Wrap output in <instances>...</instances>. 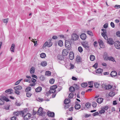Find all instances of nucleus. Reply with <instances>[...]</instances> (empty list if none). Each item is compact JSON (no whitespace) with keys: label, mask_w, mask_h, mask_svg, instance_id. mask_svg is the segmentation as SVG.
<instances>
[{"label":"nucleus","mask_w":120,"mask_h":120,"mask_svg":"<svg viewBox=\"0 0 120 120\" xmlns=\"http://www.w3.org/2000/svg\"><path fill=\"white\" fill-rule=\"evenodd\" d=\"M14 88L15 90V93L17 95H19L20 93V92L18 90L21 89L22 87L21 86L18 85L14 87Z\"/></svg>","instance_id":"obj_1"},{"label":"nucleus","mask_w":120,"mask_h":120,"mask_svg":"<svg viewBox=\"0 0 120 120\" xmlns=\"http://www.w3.org/2000/svg\"><path fill=\"white\" fill-rule=\"evenodd\" d=\"M51 40L49 39V42L47 41L44 44L43 48H44L46 46L50 47L51 46L52 44V43L51 42Z\"/></svg>","instance_id":"obj_2"},{"label":"nucleus","mask_w":120,"mask_h":120,"mask_svg":"<svg viewBox=\"0 0 120 120\" xmlns=\"http://www.w3.org/2000/svg\"><path fill=\"white\" fill-rule=\"evenodd\" d=\"M104 59L105 60H109V61H111L113 62H116L114 58L112 56H109L107 57L106 56L105 58Z\"/></svg>","instance_id":"obj_3"},{"label":"nucleus","mask_w":120,"mask_h":120,"mask_svg":"<svg viewBox=\"0 0 120 120\" xmlns=\"http://www.w3.org/2000/svg\"><path fill=\"white\" fill-rule=\"evenodd\" d=\"M22 116H24V118L25 120H27L28 119L30 118L31 116V114L29 113H27L25 115L23 116V115L24 114V113L22 111Z\"/></svg>","instance_id":"obj_4"},{"label":"nucleus","mask_w":120,"mask_h":120,"mask_svg":"<svg viewBox=\"0 0 120 120\" xmlns=\"http://www.w3.org/2000/svg\"><path fill=\"white\" fill-rule=\"evenodd\" d=\"M78 38V35L75 33L71 35V39L74 41L77 40Z\"/></svg>","instance_id":"obj_5"},{"label":"nucleus","mask_w":120,"mask_h":120,"mask_svg":"<svg viewBox=\"0 0 120 120\" xmlns=\"http://www.w3.org/2000/svg\"><path fill=\"white\" fill-rule=\"evenodd\" d=\"M57 58L58 60H60V61H59V62L60 63L62 64L63 63L61 62V61L64 62V56L62 55H58L57 57Z\"/></svg>","instance_id":"obj_6"},{"label":"nucleus","mask_w":120,"mask_h":120,"mask_svg":"<svg viewBox=\"0 0 120 120\" xmlns=\"http://www.w3.org/2000/svg\"><path fill=\"white\" fill-rule=\"evenodd\" d=\"M114 43L115 47L117 49H120V42L118 41H116Z\"/></svg>","instance_id":"obj_7"},{"label":"nucleus","mask_w":120,"mask_h":120,"mask_svg":"<svg viewBox=\"0 0 120 120\" xmlns=\"http://www.w3.org/2000/svg\"><path fill=\"white\" fill-rule=\"evenodd\" d=\"M114 41L111 38H109L107 39V43L110 45H112L114 43Z\"/></svg>","instance_id":"obj_8"},{"label":"nucleus","mask_w":120,"mask_h":120,"mask_svg":"<svg viewBox=\"0 0 120 120\" xmlns=\"http://www.w3.org/2000/svg\"><path fill=\"white\" fill-rule=\"evenodd\" d=\"M69 53V51L66 49H63L62 52V55L63 56H67Z\"/></svg>","instance_id":"obj_9"},{"label":"nucleus","mask_w":120,"mask_h":120,"mask_svg":"<svg viewBox=\"0 0 120 120\" xmlns=\"http://www.w3.org/2000/svg\"><path fill=\"white\" fill-rule=\"evenodd\" d=\"M69 59L71 60H73L74 58V54L72 52H70L69 54Z\"/></svg>","instance_id":"obj_10"},{"label":"nucleus","mask_w":120,"mask_h":120,"mask_svg":"<svg viewBox=\"0 0 120 120\" xmlns=\"http://www.w3.org/2000/svg\"><path fill=\"white\" fill-rule=\"evenodd\" d=\"M69 45L70 47H69L68 50H70L71 48V45L70 42L68 41H66L65 42V46H66Z\"/></svg>","instance_id":"obj_11"},{"label":"nucleus","mask_w":120,"mask_h":120,"mask_svg":"<svg viewBox=\"0 0 120 120\" xmlns=\"http://www.w3.org/2000/svg\"><path fill=\"white\" fill-rule=\"evenodd\" d=\"M117 75V73L115 71H113L111 72L110 74V75L111 77H116V75Z\"/></svg>","instance_id":"obj_12"},{"label":"nucleus","mask_w":120,"mask_h":120,"mask_svg":"<svg viewBox=\"0 0 120 120\" xmlns=\"http://www.w3.org/2000/svg\"><path fill=\"white\" fill-rule=\"evenodd\" d=\"M36 81V80L33 78H32L31 79V80L30 81V82H33V83L32 84H30L29 85L30 86H35L36 84L35 82Z\"/></svg>","instance_id":"obj_13"},{"label":"nucleus","mask_w":120,"mask_h":120,"mask_svg":"<svg viewBox=\"0 0 120 120\" xmlns=\"http://www.w3.org/2000/svg\"><path fill=\"white\" fill-rule=\"evenodd\" d=\"M102 82H99L95 83L94 84V86L96 88H98L99 86L102 84Z\"/></svg>","instance_id":"obj_14"},{"label":"nucleus","mask_w":120,"mask_h":120,"mask_svg":"<svg viewBox=\"0 0 120 120\" xmlns=\"http://www.w3.org/2000/svg\"><path fill=\"white\" fill-rule=\"evenodd\" d=\"M80 37L82 40H84L86 39V36L85 34L82 33L80 35Z\"/></svg>","instance_id":"obj_15"},{"label":"nucleus","mask_w":120,"mask_h":120,"mask_svg":"<svg viewBox=\"0 0 120 120\" xmlns=\"http://www.w3.org/2000/svg\"><path fill=\"white\" fill-rule=\"evenodd\" d=\"M76 61L77 62H81L82 61V59L80 56H77L76 58Z\"/></svg>","instance_id":"obj_16"},{"label":"nucleus","mask_w":120,"mask_h":120,"mask_svg":"<svg viewBox=\"0 0 120 120\" xmlns=\"http://www.w3.org/2000/svg\"><path fill=\"white\" fill-rule=\"evenodd\" d=\"M15 45L14 44H12L11 45L10 50L11 52H14V50L15 49Z\"/></svg>","instance_id":"obj_17"},{"label":"nucleus","mask_w":120,"mask_h":120,"mask_svg":"<svg viewBox=\"0 0 120 120\" xmlns=\"http://www.w3.org/2000/svg\"><path fill=\"white\" fill-rule=\"evenodd\" d=\"M35 72V68L34 67H31L30 70V74L32 75Z\"/></svg>","instance_id":"obj_18"},{"label":"nucleus","mask_w":120,"mask_h":120,"mask_svg":"<svg viewBox=\"0 0 120 120\" xmlns=\"http://www.w3.org/2000/svg\"><path fill=\"white\" fill-rule=\"evenodd\" d=\"M103 99L102 98H98L97 100V102L98 103L100 104L102 102Z\"/></svg>","instance_id":"obj_19"},{"label":"nucleus","mask_w":120,"mask_h":120,"mask_svg":"<svg viewBox=\"0 0 120 120\" xmlns=\"http://www.w3.org/2000/svg\"><path fill=\"white\" fill-rule=\"evenodd\" d=\"M43 110V108L42 107H40V108L38 109L37 112V113H38V115H41V113H42Z\"/></svg>","instance_id":"obj_20"},{"label":"nucleus","mask_w":120,"mask_h":120,"mask_svg":"<svg viewBox=\"0 0 120 120\" xmlns=\"http://www.w3.org/2000/svg\"><path fill=\"white\" fill-rule=\"evenodd\" d=\"M42 90V88L40 86H38L35 89V91L37 92H40Z\"/></svg>","instance_id":"obj_21"},{"label":"nucleus","mask_w":120,"mask_h":120,"mask_svg":"<svg viewBox=\"0 0 120 120\" xmlns=\"http://www.w3.org/2000/svg\"><path fill=\"white\" fill-rule=\"evenodd\" d=\"M103 72V70L101 68L98 69L96 70V72L97 73L100 74Z\"/></svg>","instance_id":"obj_22"},{"label":"nucleus","mask_w":120,"mask_h":120,"mask_svg":"<svg viewBox=\"0 0 120 120\" xmlns=\"http://www.w3.org/2000/svg\"><path fill=\"white\" fill-rule=\"evenodd\" d=\"M54 113L53 112H50L48 113V115L49 117H53L54 116Z\"/></svg>","instance_id":"obj_23"},{"label":"nucleus","mask_w":120,"mask_h":120,"mask_svg":"<svg viewBox=\"0 0 120 120\" xmlns=\"http://www.w3.org/2000/svg\"><path fill=\"white\" fill-rule=\"evenodd\" d=\"M69 90L70 92H74L75 90V89L74 87L71 86L69 88Z\"/></svg>","instance_id":"obj_24"},{"label":"nucleus","mask_w":120,"mask_h":120,"mask_svg":"<svg viewBox=\"0 0 120 120\" xmlns=\"http://www.w3.org/2000/svg\"><path fill=\"white\" fill-rule=\"evenodd\" d=\"M70 102V100L69 98L65 99L64 101V103L67 104L69 103Z\"/></svg>","instance_id":"obj_25"},{"label":"nucleus","mask_w":120,"mask_h":120,"mask_svg":"<svg viewBox=\"0 0 120 120\" xmlns=\"http://www.w3.org/2000/svg\"><path fill=\"white\" fill-rule=\"evenodd\" d=\"M81 108V106L79 104H76L75 106V109L78 110Z\"/></svg>","instance_id":"obj_26"},{"label":"nucleus","mask_w":120,"mask_h":120,"mask_svg":"<svg viewBox=\"0 0 120 120\" xmlns=\"http://www.w3.org/2000/svg\"><path fill=\"white\" fill-rule=\"evenodd\" d=\"M82 45L84 47L89 45L88 42L86 41L82 44Z\"/></svg>","instance_id":"obj_27"},{"label":"nucleus","mask_w":120,"mask_h":120,"mask_svg":"<svg viewBox=\"0 0 120 120\" xmlns=\"http://www.w3.org/2000/svg\"><path fill=\"white\" fill-rule=\"evenodd\" d=\"M88 85V84L86 83H83L81 84V86L85 88Z\"/></svg>","instance_id":"obj_28"},{"label":"nucleus","mask_w":120,"mask_h":120,"mask_svg":"<svg viewBox=\"0 0 120 120\" xmlns=\"http://www.w3.org/2000/svg\"><path fill=\"white\" fill-rule=\"evenodd\" d=\"M4 102L3 97L1 98H0V105H3L4 104Z\"/></svg>","instance_id":"obj_29"},{"label":"nucleus","mask_w":120,"mask_h":120,"mask_svg":"<svg viewBox=\"0 0 120 120\" xmlns=\"http://www.w3.org/2000/svg\"><path fill=\"white\" fill-rule=\"evenodd\" d=\"M115 94V92L111 91L109 93V95L110 96L112 97L114 96Z\"/></svg>","instance_id":"obj_30"},{"label":"nucleus","mask_w":120,"mask_h":120,"mask_svg":"<svg viewBox=\"0 0 120 120\" xmlns=\"http://www.w3.org/2000/svg\"><path fill=\"white\" fill-rule=\"evenodd\" d=\"M12 90L11 89H9L5 90V92L6 93H8V94H11L12 93L11 91Z\"/></svg>","instance_id":"obj_31"},{"label":"nucleus","mask_w":120,"mask_h":120,"mask_svg":"<svg viewBox=\"0 0 120 120\" xmlns=\"http://www.w3.org/2000/svg\"><path fill=\"white\" fill-rule=\"evenodd\" d=\"M95 57L94 55H91L90 56V59L91 60L93 61L95 60Z\"/></svg>","instance_id":"obj_32"},{"label":"nucleus","mask_w":120,"mask_h":120,"mask_svg":"<svg viewBox=\"0 0 120 120\" xmlns=\"http://www.w3.org/2000/svg\"><path fill=\"white\" fill-rule=\"evenodd\" d=\"M47 65V63L46 61H42L41 63V65L43 66H46Z\"/></svg>","instance_id":"obj_33"},{"label":"nucleus","mask_w":120,"mask_h":120,"mask_svg":"<svg viewBox=\"0 0 120 120\" xmlns=\"http://www.w3.org/2000/svg\"><path fill=\"white\" fill-rule=\"evenodd\" d=\"M57 87V86L56 85H55L52 86H51L50 87V89L54 90H55V89Z\"/></svg>","instance_id":"obj_34"},{"label":"nucleus","mask_w":120,"mask_h":120,"mask_svg":"<svg viewBox=\"0 0 120 120\" xmlns=\"http://www.w3.org/2000/svg\"><path fill=\"white\" fill-rule=\"evenodd\" d=\"M74 86V87L75 89L76 90H79V85L77 84H75Z\"/></svg>","instance_id":"obj_35"},{"label":"nucleus","mask_w":120,"mask_h":120,"mask_svg":"<svg viewBox=\"0 0 120 120\" xmlns=\"http://www.w3.org/2000/svg\"><path fill=\"white\" fill-rule=\"evenodd\" d=\"M58 44L59 46H62L63 45V43L62 41L59 40L58 42Z\"/></svg>","instance_id":"obj_36"},{"label":"nucleus","mask_w":120,"mask_h":120,"mask_svg":"<svg viewBox=\"0 0 120 120\" xmlns=\"http://www.w3.org/2000/svg\"><path fill=\"white\" fill-rule=\"evenodd\" d=\"M101 85V86L102 88H104L105 89H107V85L105 83H102Z\"/></svg>","instance_id":"obj_37"},{"label":"nucleus","mask_w":120,"mask_h":120,"mask_svg":"<svg viewBox=\"0 0 120 120\" xmlns=\"http://www.w3.org/2000/svg\"><path fill=\"white\" fill-rule=\"evenodd\" d=\"M91 105V104L90 103H87L86 104L85 106L87 108V109H88L90 107Z\"/></svg>","instance_id":"obj_38"},{"label":"nucleus","mask_w":120,"mask_h":120,"mask_svg":"<svg viewBox=\"0 0 120 120\" xmlns=\"http://www.w3.org/2000/svg\"><path fill=\"white\" fill-rule=\"evenodd\" d=\"M3 98L4 100V101H5L6 102H8L9 101H10L8 99V98L7 97H3Z\"/></svg>","instance_id":"obj_39"},{"label":"nucleus","mask_w":120,"mask_h":120,"mask_svg":"<svg viewBox=\"0 0 120 120\" xmlns=\"http://www.w3.org/2000/svg\"><path fill=\"white\" fill-rule=\"evenodd\" d=\"M74 95V94L73 93H71L69 94L68 97L69 98H73Z\"/></svg>","instance_id":"obj_40"},{"label":"nucleus","mask_w":120,"mask_h":120,"mask_svg":"<svg viewBox=\"0 0 120 120\" xmlns=\"http://www.w3.org/2000/svg\"><path fill=\"white\" fill-rule=\"evenodd\" d=\"M101 30L103 32L101 33L102 35H105V34H106V31L105 29H102Z\"/></svg>","instance_id":"obj_41"},{"label":"nucleus","mask_w":120,"mask_h":120,"mask_svg":"<svg viewBox=\"0 0 120 120\" xmlns=\"http://www.w3.org/2000/svg\"><path fill=\"white\" fill-rule=\"evenodd\" d=\"M45 56L46 55L44 53H42L40 55V57L42 58H44Z\"/></svg>","instance_id":"obj_42"},{"label":"nucleus","mask_w":120,"mask_h":120,"mask_svg":"<svg viewBox=\"0 0 120 120\" xmlns=\"http://www.w3.org/2000/svg\"><path fill=\"white\" fill-rule=\"evenodd\" d=\"M31 90V88L30 87H27L25 89V91L26 92L29 91Z\"/></svg>","instance_id":"obj_43"},{"label":"nucleus","mask_w":120,"mask_h":120,"mask_svg":"<svg viewBox=\"0 0 120 120\" xmlns=\"http://www.w3.org/2000/svg\"><path fill=\"white\" fill-rule=\"evenodd\" d=\"M78 50L80 52H82L83 50L81 46H79L78 47Z\"/></svg>","instance_id":"obj_44"},{"label":"nucleus","mask_w":120,"mask_h":120,"mask_svg":"<svg viewBox=\"0 0 120 120\" xmlns=\"http://www.w3.org/2000/svg\"><path fill=\"white\" fill-rule=\"evenodd\" d=\"M56 91V90H54L50 89L49 92V94H50L52 93H55Z\"/></svg>","instance_id":"obj_45"},{"label":"nucleus","mask_w":120,"mask_h":120,"mask_svg":"<svg viewBox=\"0 0 120 120\" xmlns=\"http://www.w3.org/2000/svg\"><path fill=\"white\" fill-rule=\"evenodd\" d=\"M45 75L48 76H50L51 75V72L49 71H47L45 72Z\"/></svg>","instance_id":"obj_46"},{"label":"nucleus","mask_w":120,"mask_h":120,"mask_svg":"<svg viewBox=\"0 0 120 120\" xmlns=\"http://www.w3.org/2000/svg\"><path fill=\"white\" fill-rule=\"evenodd\" d=\"M87 34L91 36H93L92 32L90 31L89 30L87 31Z\"/></svg>","instance_id":"obj_47"},{"label":"nucleus","mask_w":120,"mask_h":120,"mask_svg":"<svg viewBox=\"0 0 120 120\" xmlns=\"http://www.w3.org/2000/svg\"><path fill=\"white\" fill-rule=\"evenodd\" d=\"M32 95V94L29 92H27L26 93V96L28 97H30Z\"/></svg>","instance_id":"obj_48"},{"label":"nucleus","mask_w":120,"mask_h":120,"mask_svg":"<svg viewBox=\"0 0 120 120\" xmlns=\"http://www.w3.org/2000/svg\"><path fill=\"white\" fill-rule=\"evenodd\" d=\"M97 105V103L95 102H92V106L93 107L95 108Z\"/></svg>","instance_id":"obj_49"},{"label":"nucleus","mask_w":120,"mask_h":120,"mask_svg":"<svg viewBox=\"0 0 120 120\" xmlns=\"http://www.w3.org/2000/svg\"><path fill=\"white\" fill-rule=\"evenodd\" d=\"M54 79H50L49 81V83L51 84L54 83Z\"/></svg>","instance_id":"obj_50"},{"label":"nucleus","mask_w":120,"mask_h":120,"mask_svg":"<svg viewBox=\"0 0 120 120\" xmlns=\"http://www.w3.org/2000/svg\"><path fill=\"white\" fill-rule=\"evenodd\" d=\"M112 86L110 85L109 84L107 86V89L109 90L112 87Z\"/></svg>","instance_id":"obj_51"},{"label":"nucleus","mask_w":120,"mask_h":120,"mask_svg":"<svg viewBox=\"0 0 120 120\" xmlns=\"http://www.w3.org/2000/svg\"><path fill=\"white\" fill-rule=\"evenodd\" d=\"M40 79L41 80L43 81L45 80V78L43 75H42L40 76Z\"/></svg>","instance_id":"obj_52"},{"label":"nucleus","mask_w":120,"mask_h":120,"mask_svg":"<svg viewBox=\"0 0 120 120\" xmlns=\"http://www.w3.org/2000/svg\"><path fill=\"white\" fill-rule=\"evenodd\" d=\"M105 112V110L103 109H101L99 112L100 114H101L104 113Z\"/></svg>","instance_id":"obj_53"},{"label":"nucleus","mask_w":120,"mask_h":120,"mask_svg":"<svg viewBox=\"0 0 120 120\" xmlns=\"http://www.w3.org/2000/svg\"><path fill=\"white\" fill-rule=\"evenodd\" d=\"M118 78L120 79V71H119L118 73V74H117L116 75V78Z\"/></svg>","instance_id":"obj_54"},{"label":"nucleus","mask_w":120,"mask_h":120,"mask_svg":"<svg viewBox=\"0 0 120 120\" xmlns=\"http://www.w3.org/2000/svg\"><path fill=\"white\" fill-rule=\"evenodd\" d=\"M116 35L117 37H120V31L117 32L116 33Z\"/></svg>","instance_id":"obj_55"},{"label":"nucleus","mask_w":120,"mask_h":120,"mask_svg":"<svg viewBox=\"0 0 120 120\" xmlns=\"http://www.w3.org/2000/svg\"><path fill=\"white\" fill-rule=\"evenodd\" d=\"M100 47L101 48H104L105 47V45L104 44V43L101 44L99 45Z\"/></svg>","instance_id":"obj_56"},{"label":"nucleus","mask_w":120,"mask_h":120,"mask_svg":"<svg viewBox=\"0 0 120 120\" xmlns=\"http://www.w3.org/2000/svg\"><path fill=\"white\" fill-rule=\"evenodd\" d=\"M99 113L98 112H95L94 113H93L92 114L93 115V116H96L98 115Z\"/></svg>","instance_id":"obj_57"},{"label":"nucleus","mask_w":120,"mask_h":120,"mask_svg":"<svg viewBox=\"0 0 120 120\" xmlns=\"http://www.w3.org/2000/svg\"><path fill=\"white\" fill-rule=\"evenodd\" d=\"M70 69H72L74 68V66L73 64H70Z\"/></svg>","instance_id":"obj_58"},{"label":"nucleus","mask_w":120,"mask_h":120,"mask_svg":"<svg viewBox=\"0 0 120 120\" xmlns=\"http://www.w3.org/2000/svg\"><path fill=\"white\" fill-rule=\"evenodd\" d=\"M102 35L105 39L107 40V39H108V37L106 35V34H105V35Z\"/></svg>","instance_id":"obj_59"},{"label":"nucleus","mask_w":120,"mask_h":120,"mask_svg":"<svg viewBox=\"0 0 120 120\" xmlns=\"http://www.w3.org/2000/svg\"><path fill=\"white\" fill-rule=\"evenodd\" d=\"M111 26L112 28H114L115 27V25L114 23L112 22H111L110 23Z\"/></svg>","instance_id":"obj_60"},{"label":"nucleus","mask_w":120,"mask_h":120,"mask_svg":"<svg viewBox=\"0 0 120 120\" xmlns=\"http://www.w3.org/2000/svg\"><path fill=\"white\" fill-rule=\"evenodd\" d=\"M98 64L97 63H95L93 66V67L96 69L98 67Z\"/></svg>","instance_id":"obj_61"},{"label":"nucleus","mask_w":120,"mask_h":120,"mask_svg":"<svg viewBox=\"0 0 120 120\" xmlns=\"http://www.w3.org/2000/svg\"><path fill=\"white\" fill-rule=\"evenodd\" d=\"M109 107L107 106H106L103 108V109L105 110H107L108 109Z\"/></svg>","instance_id":"obj_62"},{"label":"nucleus","mask_w":120,"mask_h":120,"mask_svg":"<svg viewBox=\"0 0 120 120\" xmlns=\"http://www.w3.org/2000/svg\"><path fill=\"white\" fill-rule=\"evenodd\" d=\"M24 81L28 82L30 83V80L28 79H24Z\"/></svg>","instance_id":"obj_63"},{"label":"nucleus","mask_w":120,"mask_h":120,"mask_svg":"<svg viewBox=\"0 0 120 120\" xmlns=\"http://www.w3.org/2000/svg\"><path fill=\"white\" fill-rule=\"evenodd\" d=\"M11 120H16V117L15 116H14L13 117H11Z\"/></svg>","instance_id":"obj_64"}]
</instances>
